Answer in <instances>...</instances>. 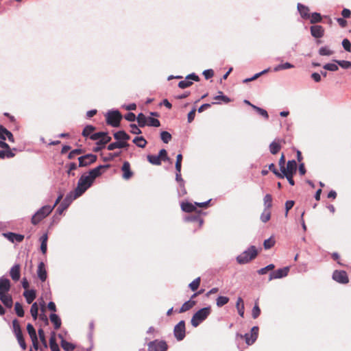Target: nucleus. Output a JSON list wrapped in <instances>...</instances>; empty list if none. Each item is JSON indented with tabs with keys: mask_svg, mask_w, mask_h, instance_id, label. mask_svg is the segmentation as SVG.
Listing matches in <instances>:
<instances>
[{
	"mask_svg": "<svg viewBox=\"0 0 351 351\" xmlns=\"http://www.w3.org/2000/svg\"><path fill=\"white\" fill-rule=\"evenodd\" d=\"M108 167V165H99L89 171L88 173L83 174L80 178L77 187L73 191L76 194V196H81L89 187H90L95 178L101 175L102 170Z\"/></svg>",
	"mask_w": 351,
	"mask_h": 351,
	"instance_id": "nucleus-1",
	"label": "nucleus"
},
{
	"mask_svg": "<svg viewBox=\"0 0 351 351\" xmlns=\"http://www.w3.org/2000/svg\"><path fill=\"white\" fill-rule=\"evenodd\" d=\"M258 254V251L255 246L252 245L246 250L242 252L240 255L237 256V261L239 264L243 265L248 263L252 260L254 259Z\"/></svg>",
	"mask_w": 351,
	"mask_h": 351,
	"instance_id": "nucleus-2",
	"label": "nucleus"
},
{
	"mask_svg": "<svg viewBox=\"0 0 351 351\" xmlns=\"http://www.w3.org/2000/svg\"><path fill=\"white\" fill-rule=\"evenodd\" d=\"M210 313V307H204L197 311L192 317L191 323L193 327H197L204 321Z\"/></svg>",
	"mask_w": 351,
	"mask_h": 351,
	"instance_id": "nucleus-3",
	"label": "nucleus"
},
{
	"mask_svg": "<svg viewBox=\"0 0 351 351\" xmlns=\"http://www.w3.org/2000/svg\"><path fill=\"white\" fill-rule=\"evenodd\" d=\"M53 210L51 206H44L40 208L32 217V223L34 225L38 224L42 219L48 216Z\"/></svg>",
	"mask_w": 351,
	"mask_h": 351,
	"instance_id": "nucleus-4",
	"label": "nucleus"
},
{
	"mask_svg": "<svg viewBox=\"0 0 351 351\" xmlns=\"http://www.w3.org/2000/svg\"><path fill=\"white\" fill-rule=\"evenodd\" d=\"M121 117L118 110H110L106 114L107 123L112 127L119 126Z\"/></svg>",
	"mask_w": 351,
	"mask_h": 351,
	"instance_id": "nucleus-5",
	"label": "nucleus"
},
{
	"mask_svg": "<svg viewBox=\"0 0 351 351\" xmlns=\"http://www.w3.org/2000/svg\"><path fill=\"white\" fill-rule=\"evenodd\" d=\"M258 327L253 326L251 329L250 333H246L244 335L245 343L248 345H252L258 338Z\"/></svg>",
	"mask_w": 351,
	"mask_h": 351,
	"instance_id": "nucleus-6",
	"label": "nucleus"
},
{
	"mask_svg": "<svg viewBox=\"0 0 351 351\" xmlns=\"http://www.w3.org/2000/svg\"><path fill=\"white\" fill-rule=\"evenodd\" d=\"M174 335L177 340L181 341L185 337V323L184 321H180L174 327Z\"/></svg>",
	"mask_w": 351,
	"mask_h": 351,
	"instance_id": "nucleus-7",
	"label": "nucleus"
},
{
	"mask_svg": "<svg viewBox=\"0 0 351 351\" xmlns=\"http://www.w3.org/2000/svg\"><path fill=\"white\" fill-rule=\"evenodd\" d=\"M78 196H76V194L72 191L70 192L64 198L58 210L60 213H61L64 210L67 208V207L70 205V204Z\"/></svg>",
	"mask_w": 351,
	"mask_h": 351,
	"instance_id": "nucleus-8",
	"label": "nucleus"
},
{
	"mask_svg": "<svg viewBox=\"0 0 351 351\" xmlns=\"http://www.w3.org/2000/svg\"><path fill=\"white\" fill-rule=\"evenodd\" d=\"M332 279L342 284H346L349 281L348 275L344 271L335 270L332 274Z\"/></svg>",
	"mask_w": 351,
	"mask_h": 351,
	"instance_id": "nucleus-9",
	"label": "nucleus"
},
{
	"mask_svg": "<svg viewBox=\"0 0 351 351\" xmlns=\"http://www.w3.org/2000/svg\"><path fill=\"white\" fill-rule=\"evenodd\" d=\"M167 346L165 341H154L148 345L149 351H166Z\"/></svg>",
	"mask_w": 351,
	"mask_h": 351,
	"instance_id": "nucleus-10",
	"label": "nucleus"
},
{
	"mask_svg": "<svg viewBox=\"0 0 351 351\" xmlns=\"http://www.w3.org/2000/svg\"><path fill=\"white\" fill-rule=\"evenodd\" d=\"M78 160L79 165L80 167H86L95 162L97 160V156L94 154H89L80 156Z\"/></svg>",
	"mask_w": 351,
	"mask_h": 351,
	"instance_id": "nucleus-11",
	"label": "nucleus"
},
{
	"mask_svg": "<svg viewBox=\"0 0 351 351\" xmlns=\"http://www.w3.org/2000/svg\"><path fill=\"white\" fill-rule=\"evenodd\" d=\"M289 271V267H285L277 269L275 271L270 274L269 280H271L273 279H279V278L285 277L288 275Z\"/></svg>",
	"mask_w": 351,
	"mask_h": 351,
	"instance_id": "nucleus-12",
	"label": "nucleus"
},
{
	"mask_svg": "<svg viewBox=\"0 0 351 351\" xmlns=\"http://www.w3.org/2000/svg\"><path fill=\"white\" fill-rule=\"evenodd\" d=\"M27 330L32 341L33 346L35 350L38 349V337L36 330L31 324L27 325Z\"/></svg>",
	"mask_w": 351,
	"mask_h": 351,
	"instance_id": "nucleus-13",
	"label": "nucleus"
},
{
	"mask_svg": "<svg viewBox=\"0 0 351 351\" xmlns=\"http://www.w3.org/2000/svg\"><path fill=\"white\" fill-rule=\"evenodd\" d=\"M11 283L8 278L3 276L0 278V295L8 293L10 289Z\"/></svg>",
	"mask_w": 351,
	"mask_h": 351,
	"instance_id": "nucleus-14",
	"label": "nucleus"
},
{
	"mask_svg": "<svg viewBox=\"0 0 351 351\" xmlns=\"http://www.w3.org/2000/svg\"><path fill=\"white\" fill-rule=\"evenodd\" d=\"M297 171V163L295 160H289L287 164V167H284V171H281V173L286 174H294Z\"/></svg>",
	"mask_w": 351,
	"mask_h": 351,
	"instance_id": "nucleus-15",
	"label": "nucleus"
},
{
	"mask_svg": "<svg viewBox=\"0 0 351 351\" xmlns=\"http://www.w3.org/2000/svg\"><path fill=\"white\" fill-rule=\"evenodd\" d=\"M0 138L3 141L8 139L10 143H14L13 134L5 128L0 126Z\"/></svg>",
	"mask_w": 351,
	"mask_h": 351,
	"instance_id": "nucleus-16",
	"label": "nucleus"
},
{
	"mask_svg": "<svg viewBox=\"0 0 351 351\" xmlns=\"http://www.w3.org/2000/svg\"><path fill=\"white\" fill-rule=\"evenodd\" d=\"M3 236L5 238H6L8 240H9L10 242H12V243H14L15 241L18 242V243H20L24 239V236L23 235L19 234H16V233H14V232L3 233Z\"/></svg>",
	"mask_w": 351,
	"mask_h": 351,
	"instance_id": "nucleus-17",
	"label": "nucleus"
},
{
	"mask_svg": "<svg viewBox=\"0 0 351 351\" xmlns=\"http://www.w3.org/2000/svg\"><path fill=\"white\" fill-rule=\"evenodd\" d=\"M10 276L14 281H18L20 279L21 267L19 264H15L10 268Z\"/></svg>",
	"mask_w": 351,
	"mask_h": 351,
	"instance_id": "nucleus-18",
	"label": "nucleus"
},
{
	"mask_svg": "<svg viewBox=\"0 0 351 351\" xmlns=\"http://www.w3.org/2000/svg\"><path fill=\"white\" fill-rule=\"evenodd\" d=\"M37 275L38 278L42 281L45 282L47 279V274L45 269V266L43 262H40L38 265Z\"/></svg>",
	"mask_w": 351,
	"mask_h": 351,
	"instance_id": "nucleus-19",
	"label": "nucleus"
},
{
	"mask_svg": "<svg viewBox=\"0 0 351 351\" xmlns=\"http://www.w3.org/2000/svg\"><path fill=\"white\" fill-rule=\"evenodd\" d=\"M121 170L123 171V178L125 180L130 179L132 176V172L130 170V165L128 162L125 161L123 164Z\"/></svg>",
	"mask_w": 351,
	"mask_h": 351,
	"instance_id": "nucleus-20",
	"label": "nucleus"
},
{
	"mask_svg": "<svg viewBox=\"0 0 351 351\" xmlns=\"http://www.w3.org/2000/svg\"><path fill=\"white\" fill-rule=\"evenodd\" d=\"M311 35L317 38H321L324 35V29L321 25H313L311 27Z\"/></svg>",
	"mask_w": 351,
	"mask_h": 351,
	"instance_id": "nucleus-21",
	"label": "nucleus"
},
{
	"mask_svg": "<svg viewBox=\"0 0 351 351\" xmlns=\"http://www.w3.org/2000/svg\"><path fill=\"white\" fill-rule=\"evenodd\" d=\"M298 10L300 12V14L302 18L304 19H308L310 18L309 9L308 7L301 4L298 3Z\"/></svg>",
	"mask_w": 351,
	"mask_h": 351,
	"instance_id": "nucleus-22",
	"label": "nucleus"
},
{
	"mask_svg": "<svg viewBox=\"0 0 351 351\" xmlns=\"http://www.w3.org/2000/svg\"><path fill=\"white\" fill-rule=\"evenodd\" d=\"M129 144L127 142L121 141H117V142L112 143L109 144L107 147L108 149L111 151L114 150L115 149H120L128 147Z\"/></svg>",
	"mask_w": 351,
	"mask_h": 351,
	"instance_id": "nucleus-23",
	"label": "nucleus"
},
{
	"mask_svg": "<svg viewBox=\"0 0 351 351\" xmlns=\"http://www.w3.org/2000/svg\"><path fill=\"white\" fill-rule=\"evenodd\" d=\"M0 300L6 307L11 308L12 306V298L9 294L5 293L0 295Z\"/></svg>",
	"mask_w": 351,
	"mask_h": 351,
	"instance_id": "nucleus-24",
	"label": "nucleus"
},
{
	"mask_svg": "<svg viewBox=\"0 0 351 351\" xmlns=\"http://www.w3.org/2000/svg\"><path fill=\"white\" fill-rule=\"evenodd\" d=\"M114 138L117 141L127 142L130 138V136L124 131L120 130L114 134Z\"/></svg>",
	"mask_w": 351,
	"mask_h": 351,
	"instance_id": "nucleus-25",
	"label": "nucleus"
},
{
	"mask_svg": "<svg viewBox=\"0 0 351 351\" xmlns=\"http://www.w3.org/2000/svg\"><path fill=\"white\" fill-rule=\"evenodd\" d=\"M23 295L25 298L26 302L28 304H31L36 298V291L33 289L26 290L24 291Z\"/></svg>",
	"mask_w": 351,
	"mask_h": 351,
	"instance_id": "nucleus-26",
	"label": "nucleus"
},
{
	"mask_svg": "<svg viewBox=\"0 0 351 351\" xmlns=\"http://www.w3.org/2000/svg\"><path fill=\"white\" fill-rule=\"evenodd\" d=\"M181 208L184 212L191 213L196 209V206L195 204H193L190 202H182L181 204Z\"/></svg>",
	"mask_w": 351,
	"mask_h": 351,
	"instance_id": "nucleus-27",
	"label": "nucleus"
},
{
	"mask_svg": "<svg viewBox=\"0 0 351 351\" xmlns=\"http://www.w3.org/2000/svg\"><path fill=\"white\" fill-rule=\"evenodd\" d=\"M51 322L53 324L55 329H58L61 326V319L59 316L55 313H51L49 316Z\"/></svg>",
	"mask_w": 351,
	"mask_h": 351,
	"instance_id": "nucleus-28",
	"label": "nucleus"
},
{
	"mask_svg": "<svg viewBox=\"0 0 351 351\" xmlns=\"http://www.w3.org/2000/svg\"><path fill=\"white\" fill-rule=\"evenodd\" d=\"M3 150L0 151V158H13L15 154L12 152V150L10 149V146L8 148H3Z\"/></svg>",
	"mask_w": 351,
	"mask_h": 351,
	"instance_id": "nucleus-29",
	"label": "nucleus"
},
{
	"mask_svg": "<svg viewBox=\"0 0 351 351\" xmlns=\"http://www.w3.org/2000/svg\"><path fill=\"white\" fill-rule=\"evenodd\" d=\"M293 67H294L293 64H291L289 62H285V63H283V64H280L276 65L274 68V71L278 72V71H281V70L292 69Z\"/></svg>",
	"mask_w": 351,
	"mask_h": 351,
	"instance_id": "nucleus-30",
	"label": "nucleus"
},
{
	"mask_svg": "<svg viewBox=\"0 0 351 351\" xmlns=\"http://www.w3.org/2000/svg\"><path fill=\"white\" fill-rule=\"evenodd\" d=\"M195 302L191 300L185 302L180 308L179 313H183L189 310L195 305Z\"/></svg>",
	"mask_w": 351,
	"mask_h": 351,
	"instance_id": "nucleus-31",
	"label": "nucleus"
},
{
	"mask_svg": "<svg viewBox=\"0 0 351 351\" xmlns=\"http://www.w3.org/2000/svg\"><path fill=\"white\" fill-rule=\"evenodd\" d=\"M236 306L238 313L241 317L244 315V303L241 298H239L237 301Z\"/></svg>",
	"mask_w": 351,
	"mask_h": 351,
	"instance_id": "nucleus-32",
	"label": "nucleus"
},
{
	"mask_svg": "<svg viewBox=\"0 0 351 351\" xmlns=\"http://www.w3.org/2000/svg\"><path fill=\"white\" fill-rule=\"evenodd\" d=\"M132 141L136 146L141 148L145 147L147 145V141L143 136H136Z\"/></svg>",
	"mask_w": 351,
	"mask_h": 351,
	"instance_id": "nucleus-33",
	"label": "nucleus"
},
{
	"mask_svg": "<svg viewBox=\"0 0 351 351\" xmlns=\"http://www.w3.org/2000/svg\"><path fill=\"white\" fill-rule=\"evenodd\" d=\"M61 346L65 351H72L75 348V345L66 341L64 339L61 341Z\"/></svg>",
	"mask_w": 351,
	"mask_h": 351,
	"instance_id": "nucleus-34",
	"label": "nucleus"
},
{
	"mask_svg": "<svg viewBox=\"0 0 351 351\" xmlns=\"http://www.w3.org/2000/svg\"><path fill=\"white\" fill-rule=\"evenodd\" d=\"M147 160L152 165H160L161 164V159L160 158V156L156 155H148Z\"/></svg>",
	"mask_w": 351,
	"mask_h": 351,
	"instance_id": "nucleus-35",
	"label": "nucleus"
},
{
	"mask_svg": "<svg viewBox=\"0 0 351 351\" xmlns=\"http://www.w3.org/2000/svg\"><path fill=\"white\" fill-rule=\"evenodd\" d=\"M136 119L140 127H144L147 125L148 118H147L143 113L138 114Z\"/></svg>",
	"mask_w": 351,
	"mask_h": 351,
	"instance_id": "nucleus-36",
	"label": "nucleus"
},
{
	"mask_svg": "<svg viewBox=\"0 0 351 351\" xmlns=\"http://www.w3.org/2000/svg\"><path fill=\"white\" fill-rule=\"evenodd\" d=\"M280 145L276 141H273L269 145V150L272 154H276L280 149Z\"/></svg>",
	"mask_w": 351,
	"mask_h": 351,
	"instance_id": "nucleus-37",
	"label": "nucleus"
},
{
	"mask_svg": "<svg viewBox=\"0 0 351 351\" xmlns=\"http://www.w3.org/2000/svg\"><path fill=\"white\" fill-rule=\"evenodd\" d=\"M111 141V137L108 135L107 133L104 134L97 142V145H101V147H104L106 144Z\"/></svg>",
	"mask_w": 351,
	"mask_h": 351,
	"instance_id": "nucleus-38",
	"label": "nucleus"
},
{
	"mask_svg": "<svg viewBox=\"0 0 351 351\" xmlns=\"http://www.w3.org/2000/svg\"><path fill=\"white\" fill-rule=\"evenodd\" d=\"M271 218V213L269 210V209L265 208L263 212L262 213L261 215V220L263 223L267 222Z\"/></svg>",
	"mask_w": 351,
	"mask_h": 351,
	"instance_id": "nucleus-39",
	"label": "nucleus"
},
{
	"mask_svg": "<svg viewBox=\"0 0 351 351\" xmlns=\"http://www.w3.org/2000/svg\"><path fill=\"white\" fill-rule=\"evenodd\" d=\"M38 306L36 302L32 304L30 308V313L34 320L38 317Z\"/></svg>",
	"mask_w": 351,
	"mask_h": 351,
	"instance_id": "nucleus-40",
	"label": "nucleus"
},
{
	"mask_svg": "<svg viewBox=\"0 0 351 351\" xmlns=\"http://www.w3.org/2000/svg\"><path fill=\"white\" fill-rule=\"evenodd\" d=\"M229 301V298L226 296H219L217 298L216 304L217 306L221 307L226 304Z\"/></svg>",
	"mask_w": 351,
	"mask_h": 351,
	"instance_id": "nucleus-41",
	"label": "nucleus"
},
{
	"mask_svg": "<svg viewBox=\"0 0 351 351\" xmlns=\"http://www.w3.org/2000/svg\"><path fill=\"white\" fill-rule=\"evenodd\" d=\"M14 310L19 317H22L24 316V311L23 306L19 302L15 303Z\"/></svg>",
	"mask_w": 351,
	"mask_h": 351,
	"instance_id": "nucleus-42",
	"label": "nucleus"
},
{
	"mask_svg": "<svg viewBox=\"0 0 351 351\" xmlns=\"http://www.w3.org/2000/svg\"><path fill=\"white\" fill-rule=\"evenodd\" d=\"M251 107L253 109H254L260 115L265 117V119H268L269 115H268L267 112L265 110H264L261 108H259L256 106H254V105H251Z\"/></svg>",
	"mask_w": 351,
	"mask_h": 351,
	"instance_id": "nucleus-43",
	"label": "nucleus"
},
{
	"mask_svg": "<svg viewBox=\"0 0 351 351\" xmlns=\"http://www.w3.org/2000/svg\"><path fill=\"white\" fill-rule=\"evenodd\" d=\"M160 138L165 143H168L171 139V134L166 131L160 133Z\"/></svg>",
	"mask_w": 351,
	"mask_h": 351,
	"instance_id": "nucleus-44",
	"label": "nucleus"
},
{
	"mask_svg": "<svg viewBox=\"0 0 351 351\" xmlns=\"http://www.w3.org/2000/svg\"><path fill=\"white\" fill-rule=\"evenodd\" d=\"M264 206L266 209H269L271 207L272 197L269 194H267L264 197Z\"/></svg>",
	"mask_w": 351,
	"mask_h": 351,
	"instance_id": "nucleus-45",
	"label": "nucleus"
},
{
	"mask_svg": "<svg viewBox=\"0 0 351 351\" xmlns=\"http://www.w3.org/2000/svg\"><path fill=\"white\" fill-rule=\"evenodd\" d=\"M38 336L40 340L45 348H47V342L45 339V332L42 328L38 329Z\"/></svg>",
	"mask_w": 351,
	"mask_h": 351,
	"instance_id": "nucleus-46",
	"label": "nucleus"
},
{
	"mask_svg": "<svg viewBox=\"0 0 351 351\" xmlns=\"http://www.w3.org/2000/svg\"><path fill=\"white\" fill-rule=\"evenodd\" d=\"M200 284V278L198 277L195 278L193 281H192L189 285V287L192 291H196Z\"/></svg>",
	"mask_w": 351,
	"mask_h": 351,
	"instance_id": "nucleus-47",
	"label": "nucleus"
},
{
	"mask_svg": "<svg viewBox=\"0 0 351 351\" xmlns=\"http://www.w3.org/2000/svg\"><path fill=\"white\" fill-rule=\"evenodd\" d=\"M95 130L94 126L88 125L84 128L82 135L85 137L88 136Z\"/></svg>",
	"mask_w": 351,
	"mask_h": 351,
	"instance_id": "nucleus-48",
	"label": "nucleus"
},
{
	"mask_svg": "<svg viewBox=\"0 0 351 351\" xmlns=\"http://www.w3.org/2000/svg\"><path fill=\"white\" fill-rule=\"evenodd\" d=\"M309 19H310L311 23H315L321 21L322 16H321L320 14H319L317 12H314L312 14H310Z\"/></svg>",
	"mask_w": 351,
	"mask_h": 351,
	"instance_id": "nucleus-49",
	"label": "nucleus"
},
{
	"mask_svg": "<svg viewBox=\"0 0 351 351\" xmlns=\"http://www.w3.org/2000/svg\"><path fill=\"white\" fill-rule=\"evenodd\" d=\"M319 53L321 56H330L333 53L328 47H322L319 50Z\"/></svg>",
	"mask_w": 351,
	"mask_h": 351,
	"instance_id": "nucleus-50",
	"label": "nucleus"
},
{
	"mask_svg": "<svg viewBox=\"0 0 351 351\" xmlns=\"http://www.w3.org/2000/svg\"><path fill=\"white\" fill-rule=\"evenodd\" d=\"M147 125L149 126H152V127H159L160 121L157 119L149 117L147 119Z\"/></svg>",
	"mask_w": 351,
	"mask_h": 351,
	"instance_id": "nucleus-51",
	"label": "nucleus"
},
{
	"mask_svg": "<svg viewBox=\"0 0 351 351\" xmlns=\"http://www.w3.org/2000/svg\"><path fill=\"white\" fill-rule=\"evenodd\" d=\"M192 84V82L190 81L186 77L184 80L180 81L178 83V86L180 88H185L190 86Z\"/></svg>",
	"mask_w": 351,
	"mask_h": 351,
	"instance_id": "nucleus-52",
	"label": "nucleus"
},
{
	"mask_svg": "<svg viewBox=\"0 0 351 351\" xmlns=\"http://www.w3.org/2000/svg\"><path fill=\"white\" fill-rule=\"evenodd\" d=\"M324 69L330 71H336L338 70V66L334 63H328L324 66Z\"/></svg>",
	"mask_w": 351,
	"mask_h": 351,
	"instance_id": "nucleus-53",
	"label": "nucleus"
},
{
	"mask_svg": "<svg viewBox=\"0 0 351 351\" xmlns=\"http://www.w3.org/2000/svg\"><path fill=\"white\" fill-rule=\"evenodd\" d=\"M275 244V241L272 238L265 240L263 245L265 249H269Z\"/></svg>",
	"mask_w": 351,
	"mask_h": 351,
	"instance_id": "nucleus-54",
	"label": "nucleus"
},
{
	"mask_svg": "<svg viewBox=\"0 0 351 351\" xmlns=\"http://www.w3.org/2000/svg\"><path fill=\"white\" fill-rule=\"evenodd\" d=\"M182 160V154H180L176 157V171H181Z\"/></svg>",
	"mask_w": 351,
	"mask_h": 351,
	"instance_id": "nucleus-55",
	"label": "nucleus"
},
{
	"mask_svg": "<svg viewBox=\"0 0 351 351\" xmlns=\"http://www.w3.org/2000/svg\"><path fill=\"white\" fill-rule=\"evenodd\" d=\"M275 267L274 265V264H269L267 266H266L265 267H263V268H261L258 271V273L260 274V275H263V274H265L267 271L268 270H272Z\"/></svg>",
	"mask_w": 351,
	"mask_h": 351,
	"instance_id": "nucleus-56",
	"label": "nucleus"
},
{
	"mask_svg": "<svg viewBox=\"0 0 351 351\" xmlns=\"http://www.w3.org/2000/svg\"><path fill=\"white\" fill-rule=\"evenodd\" d=\"M337 63L343 69H348L351 67V62L350 61L338 60L337 61Z\"/></svg>",
	"mask_w": 351,
	"mask_h": 351,
	"instance_id": "nucleus-57",
	"label": "nucleus"
},
{
	"mask_svg": "<svg viewBox=\"0 0 351 351\" xmlns=\"http://www.w3.org/2000/svg\"><path fill=\"white\" fill-rule=\"evenodd\" d=\"M219 95L215 97V99L216 100H222L225 103H228L230 101V99L227 96H225L222 94V92H219Z\"/></svg>",
	"mask_w": 351,
	"mask_h": 351,
	"instance_id": "nucleus-58",
	"label": "nucleus"
},
{
	"mask_svg": "<svg viewBox=\"0 0 351 351\" xmlns=\"http://www.w3.org/2000/svg\"><path fill=\"white\" fill-rule=\"evenodd\" d=\"M293 174H286V173H281L280 174V176L282 177H279V178H286L289 182V183L291 184V185H294V181L293 180Z\"/></svg>",
	"mask_w": 351,
	"mask_h": 351,
	"instance_id": "nucleus-59",
	"label": "nucleus"
},
{
	"mask_svg": "<svg viewBox=\"0 0 351 351\" xmlns=\"http://www.w3.org/2000/svg\"><path fill=\"white\" fill-rule=\"evenodd\" d=\"M342 46L344 49L347 51H350L351 50V43L350 40L347 38H345L342 41Z\"/></svg>",
	"mask_w": 351,
	"mask_h": 351,
	"instance_id": "nucleus-60",
	"label": "nucleus"
},
{
	"mask_svg": "<svg viewBox=\"0 0 351 351\" xmlns=\"http://www.w3.org/2000/svg\"><path fill=\"white\" fill-rule=\"evenodd\" d=\"M261 313V310L257 304H255L252 308V315L253 318H257Z\"/></svg>",
	"mask_w": 351,
	"mask_h": 351,
	"instance_id": "nucleus-61",
	"label": "nucleus"
},
{
	"mask_svg": "<svg viewBox=\"0 0 351 351\" xmlns=\"http://www.w3.org/2000/svg\"><path fill=\"white\" fill-rule=\"evenodd\" d=\"M176 180L179 183L180 187H184V182L181 176V171H176Z\"/></svg>",
	"mask_w": 351,
	"mask_h": 351,
	"instance_id": "nucleus-62",
	"label": "nucleus"
},
{
	"mask_svg": "<svg viewBox=\"0 0 351 351\" xmlns=\"http://www.w3.org/2000/svg\"><path fill=\"white\" fill-rule=\"evenodd\" d=\"M106 132H97L90 135V138L93 141H99Z\"/></svg>",
	"mask_w": 351,
	"mask_h": 351,
	"instance_id": "nucleus-63",
	"label": "nucleus"
},
{
	"mask_svg": "<svg viewBox=\"0 0 351 351\" xmlns=\"http://www.w3.org/2000/svg\"><path fill=\"white\" fill-rule=\"evenodd\" d=\"M130 132L134 134H139L141 133V130L135 124L130 125Z\"/></svg>",
	"mask_w": 351,
	"mask_h": 351,
	"instance_id": "nucleus-64",
	"label": "nucleus"
}]
</instances>
